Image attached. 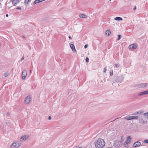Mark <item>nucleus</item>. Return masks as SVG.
Segmentation results:
<instances>
[{"instance_id":"f257e3e1","label":"nucleus","mask_w":148,"mask_h":148,"mask_svg":"<svg viewBox=\"0 0 148 148\" xmlns=\"http://www.w3.org/2000/svg\"><path fill=\"white\" fill-rule=\"evenodd\" d=\"M95 147L97 148H103L105 145L104 140L102 138L98 139L95 143Z\"/></svg>"},{"instance_id":"f03ea898","label":"nucleus","mask_w":148,"mask_h":148,"mask_svg":"<svg viewBox=\"0 0 148 148\" xmlns=\"http://www.w3.org/2000/svg\"><path fill=\"white\" fill-rule=\"evenodd\" d=\"M21 145L20 143L16 141H14L10 146V148H18Z\"/></svg>"},{"instance_id":"7ed1b4c3","label":"nucleus","mask_w":148,"mask_h":148,"mask_svg":"<svg viewBox=\"0 0 148 148\" xmlns=\"http://www.w3.org/2000/svg\"><path fill=\"white\" fill-rule=\"evenodd\" d=\"M131 139V138L130 136H129L127 137L126 141L124 144V147H129L128 146V145L130 143Z\"/></svg>"},{"instance_id":"20e7f679","label":"nucleus","mask_w":148,"mask_h":148,"mask_svg":"<svg viewBox=\"0 0 148 148\" xmlns=\"http://www.w3.org/2000/svg\"><path fill=\"white\" fill-rule=\"evenodd\" d=\"M31 99V98L30 96H27L24 100L25 103L27 104H29L30 102Z\"/></svg>"},{"instance_id":"39448f33","label":"nucleus","mask_w":148,"mask_h":148,"mask_svg":"<svg viewBox=\"0 0 148 148\" xmlns=\"http://www.w3.org/2000/svg\"><path fill=\"white\" fill-rule=\"evenodd\" d=\"M27 74V72L25 70H23L22 74V79H24Z\"/></svg>"},{"instance_id":"423d86ee","label":"nucleus","mask_w":148,"mask_h":148,"mask_svg":"<svg viewBox=\"0 0 148 148\" xmlns=\"http://www.w3.org/2000/svg\"><path fill=\"white\" fill-rule=\"evenodd\" d=\"M21 0H10V1L12 3V4L14 6H15Z\"/></svg>"},{"instance_id":"0eeeda50","label":"nucleus","mask_w":148,"mask_h":148,"mask_svg":"<svg viewBox=\"0 0 148 148\" xmlns=\"http://www.w3.org/2000/svg\"><path fill=\"white\" fill-rule=\"evenodd\" d=\"M141 145V143L139 141H137L133 145V147H136L140 146Z\"/></svg>"},{"instance_id":"6e6552de","label":"nucleus","mask_w":148,"mask_h":148,"mask_svg":"<svg viewBox=\"0 0 148 148\" xmlns=\"http://www.w3.org/2000/svg\"><path fill=\"white\" fill-rule=\"evenodd\" d=\"M137 47V45L135 44H132L129 46V48L130 49H136Z\"/></svg>"},{"instance_id":"1a4fd4ad","label":"nucleus","mask_w":148,"mask_h":148,"mask_svg":"<svg viewBox=\"0 0 148 148\" xmlns=\"http://www.w3.org/2000/svg\"><path fill=\"white\" fill-rule=\"evenodd\" d=\"M147 85V83H141L139 84V86L140 88H143L146 87Z\"/></svg>"},{"instance_id":"9d476101","label":"nucleus","mask_w":148,"mask_h":148,"mask_svg":"<svg viewBox=\"0 0 148 148\" xmlns=\"http://www.w3.org/2000/svg\"><path fill=\"white\" fill-rule=\"evenodd\" d=\"M139 122L140 123L143 124H145L147 122V121L145 120L142 118L140 119Z\"/></svg>"},{"instance_id":"9b49d317","label":"nucleus","mask_w":148,"mask_h":148,"mask_svg":"<svg viewBox=\"0 0 148 148\" xmlns=\"http://www.w3.org/2000/svg\"><path fill=\"white\" fill-rule=\"evenodd\" d=\"M70 46L71 48V49H72V51H74V52H76V50L75 49L74 45L73 44H71L70 45Z\"/></svg>"},{"instance_id":"f8f14e48","label":"nucleus","mask_w":148,"mask_h":148,"mask_svg":"<svg viewBox=\"0 0 148 148\" xmlns=\"http://www.w3.org/2000/svg\"><path fill=\"white\" fill-rule=\"evenodd\" d=\"M79 16L82 18H86L87 16L84 14H80L79 15Z\"/></svg>"},{"instance_id":"ddd939ff","label":"nucleus","mask_w":148,"mask_h":148,"mask_svg":"<svg viewBox=\"0 0 148 148\" xmlns=\"http://www.w3.org/2000/svg\"><path fill=\"white\" fill-rule=\"evenodd\" d=\"M45 1V0H36L34 1L33 3L34 5L35 4L39 3V2H40L42 1Z\"/></svg>"},{"instance_id":"4468645a","label":"nucleus","mask_w":148,"mask_h":148,"mask_svg":"<svg viewBox=\"0 0 148 148\" xmlns=\"http://www.w3.org/2000/svg\"><path fill=\"white\" fill-rule=\"evenodd\" d=\"M132 116H125L124 119L127 120H132Z\"/></svg>"},{"instance_id":"2eb2a0df","label":"nucleus","mask_w":148,"mask_h":148,"mask_svg":"<svg viewBox=\"0 0 148 148\" xmlns=\"http://www.w3.org/2000/svg\"><path fill=\"white\" fill-rule=\"evenodd\" d=\"M106 34L107 36H109L111 34V32L109 30H107L106 32Z\"/></svg>"},{"instance_id":"dca6fc26","label":"nucleus","mask_w":148,"mask_h":148,"mask_svg":"<svg viewBox=\"0 0 148 148\" xmlns=\"http://www.w3.org/2000/svg\"><path fill=\"white\" fill-rule=\"evenodd\" d=\"M114 19L116 21H122L123 19L122 18L120 17H117L115 18Z\"/></svg>"},{"instance_id":"f3484780","label":"nucleus","mask_w":148,"mask_h":148,"mask_svg":"<svg viewBox=\"0 0 148 148\" xmlns=\"http://www.w3.org/2000/svg\"><path fill=\"white\" fill-rule=\"evenodd\" d=\"M114 144L116 145L117 147H118L119 146V141H114Z\"/></svg>"},{"instance_id":"a211bd4d","label":"nucleus","mask_w":148,"mask_h":148,"mask_svg":"<svg viewBox=\"0 0 148 148\" xmlns=\"http://www.w3.org/2000/svg\"><path fill=\"white\" fill-rule=\"evenodd\" d=\"M132 119H136L138 118V116H132Z\"/></svg>"},{"instance_id":"6ab92c4d","label":"nucleus","mask_w":148,"mask_h":148,"mask_svg":"<svg viewBox=\"0 0 148 148\" xmlns=\"http://www.w3.org/2000/svg\"><path fill=\"white\" fill-rule=\"evenodd\" d=\"M32 0H25L24 3L25 4H28Z\"/></svg>"},{"instance_id":"aec40b11","label":"nucleus","mask_w":148,"mask_h":148,"mask_svg":"<svg viewBox=\"0 0 148 148\" xmlns=\"http://www.w3.org/2000/svg\"><path fill=\"white\" fill-rule=\"evenodd\" d=\"M27 138V137H26V136H22L21 138V139L24 140H25Z\"/></svg>"},{"instance_id":"412c9836","label":"nucleus","mask_w":148,"mask_h":148,"mask_svg":"<svg viewBox=\"0 0 148 148\" xmlns=\"http://www.w3.org/2000/svg\"><path fill=\"white\" fill-rule=\"evenodd\" d=\"M143 95H148V90L143 92Z\"/></svg>"},{"instance_id":"4be33fe9","label":"nucleus","mask_w":148,"mask_h":148,"mask_svg":"<svg viewBox=\"0 0 148 148\" xmlns=\"http://www.w3.org/2000/svg\"><path fill=\"white\" fill-rule=\"evenodd\" d=\"M144 116L147 117L148 118V112H146L144 114Z\"/></svg>"},{"instance_id":"5701e85b","label":"nucleus","mask_w":148,"mask_h":148,"mask_svg":"<svg viewBox=\"0 0 148 148\" xmlns=\"http://www.w3.org/2000/svg\"><path fill=\"white\" fill-rule=\"evenodd\" d=\"M143 111H140L137 112V113H136V114H140L142 113H143Z\"/></svg>"},{"instance_id":"b1692460","label":"nucleus","mask_w":148,"mask_h":148,"mask_svg":"<svg viewBox=\"0 0 148 148\" xmlns=\"http://www.w3.org/2000/svg\"><path fill=\"white\" fill-rule=\"evenodd\" d=\"M110 76H112L113 74V71L112 70H110Z\"/></svg>"},{"instance_id":"393cba45","label":"nucleus","mask_w":148,"mask_h":148,"mask_svg":"<svg viewBox=\"0 0 148 148\" xmlns=\"http://www.w3.org/2000/svg\"><path fill=\"white\" fill-rule=\"evenodd\" d=\"M143 95V92H140L139 93H138V96H141L142 95Z\"/></svg>"},{"instance_id":"a878e982","label":"nucleus","mask_w":148,"mask_h":148,"mask_svg":"<svg viewBox=\"0 0 148 148\" xmlns=\"http://www.w3.org/2000/svg\"><path fill=\"white\" fill-rule=\"evenodd\" d=\"M118 38L117 39L118 40H119L121 38V36L120 35H118Z\"/></svg>"},{"instance_id":"bb28decb","label":"nucleus","mask_w":148,"mask_h":148,"mask_svg":"<svg viewBox=\"0 0 148 148\" xmlns=\"http://www.w3.org/2000/svg\"><path fill=\"white\" fill-rule=\"evenodd\" d=\"M120 65L119 64H115V66L116 68H118L119 67Z\"/></svg>"},{"instance_id":"cd10ccee","label":"nucleus","mask_w":148,"mask_h":148,"mask_svg":"<svg viewBox=\"0 0 148 148\" xmlns=\"http://www.w3.org/2000/svg\"><path fill=\"white\" fill-rule=\"evenodd\" d=\"M107 70L106 67H105L103 71V73H105L106 72V71Z\"/></svg>"},{"instance_id":"c85d7f7f","label":"nucleus","mask_w":148,"mask_h":148,"mask_svg":"<svg viewBox=\"0 0 148 148\" xmlns=\"http://www.w3.org/2000/svg\"><path fill=\"white\" fill-rule=\"evenodd\" d=\"M9 74L8 73H6L4 74V76L5 77H7L8 76Z\"/></svg>"},{"instance_id":"c756f323","label":"nucleus","mask_w":148,"mask_h":148,"mask_svg":"<svg viewBox=\"0 0 148 148\" xmlns=\"http://www.w3.org/2000/svg\"><path fill=\"white\" fill-rule=\"evenodd\" d=\"M145 143H148V139H146L144 140L143 141Z\"/></svg>"},{"instance_id":"7c9ffc66","label":"nucleus","mask_w":148,"mask_h":148,"mask_svg":"<svg viewBox=\"0 0 148 148\" xmlns=\"http://www.w3.org/2000/svg\"><path fill=\"white\" fill-rule=\"evenodd\" d=\"M89 59L88 58H86V61L87 62H89Z\"/></svg>"},{"instance_id":"2f4dec72","label":"nucleus","mask_w":148,"mask_h":148,"mask_svg":"<svg viewBox=\"0 0 148 148\" xmlns=\"http://www.w3.org/2000/svg\"><path fill=\"white\" fill-rule=\"evenodd\" d=\"M7 115L8 116H9L10 115V113L9 112H7Z\"/></svg>"},{"instance_id":"473e14b6","label":"nucleus","mask_w":148,"mask_h":148,"mask_svg":"<svg viewBox=\"0 0 148 148\" xmlns=\"http://www.w3.org/2000/svg\"><path fill=\"white\" fill-rule=\"evenodd\" d=\"M88 47V45H85L84 46V48L85 49H86V48H87Z\"/></svg>"},{"instance_id":"72a5a7b5","label":"nucleus","mask_w":148,"mask_h":148,"mask_svg":"<svg viewBox=\"0 0 148 148\" xmlns=\"http://www.w3.org/2000/svg\"><path fill=\"white\" fill-rule=\"evenodd\" d=\"M16 9H19V10H21V7H19L17 8H16Z\"/></svg>"},{"instance_id":"f704fd0d","label":"nucleus","mask_w":148,"mask_h":148,"mask_svg":"<svg viewBox=\"0 0 148 148\" xmlns=\"http://www.w3.org/2000/svg\"><path fill=\"white\" fill-rule=\"evenodd\" d=\"M121 140H122L121 141L120 143H121L122 142V141H123V137H121Z\"/></svg>"},{"instance_id":"c9c22d12","label":"nucleus","mask_w":148,"mask_h":148,"mask_svg":"<svg viewBox=\"0 0 148 148\" xmlns=\"http://www.w3.org/2000/svg\"><path fill=\"white\" fill-rule=\"evenodd\" d=\"M24 56H23L22 57V58L21 59V61L22 60H24Z\"/></svg>"},{"instance_id":"e433bc0d","label":"nucleus","mask_w":148,"mask_h":148,"mask_svg":"<svg viewBox=\"0 0 148 148\" xmlns=\"http://www.w3.org/2000/svg\"><path fill=\"white\" fill-rule=\"evenodd\" d=\"M136 6H135L134 8V9H133V10H136Z\"/></svg>"},{"instance_id":"4c0bfd02","label":"nucleus","mask_w":148,"mask_h":148,"mask_svg":"<svg viewBox=\"0 0 148 148\" xmlns=\"http://www.w3.org/2000/svg\"><path fill=\"white\" fill-rule=\"evenodd\" d=\"M51 119V116H49V118H48V119H49V120H50V119Z\"/></svg>"},{"instance_id":"58836bf2","label":"nucleus","mask_w":148,"mask_h":148,"mask_svg":"<svg viewBox=\"0 0 148 148\" xmlns=\"http://www.w3.org/2000/svg\"><path fill=\"white\" fill-rule=\"evenodd\" d=\"M69 38L70 39H72V38L70 36H69Z\"/></svg>"},{"instance_id":"ea45409f","label":"nucleus","mask_w":148,"mask_h":148,"mask_svg":"<svg viewBox=\"0 0 148 148\" xmlns=\"http://www.w3.org/2000/svg\"><path fill=\"white\" fill-rule=\"evenodd\" d=\"M6 16L7 17H8V14H6Z\"/></svg>"},{"instance_id":"a19ab883","label":"nucleus","mask_w":148,"mask_h":148,"mask_svg":"<svg viewBox=\"0 0 148 148\" xmlns=\"http://www.w3.org/2000/svg\"><path fill=\"white\" fill-rule=\"evenodd\" d=\"M120 77H121V78H122L123 79V78H124V77H123V76H121Z\"/></svg>"},{"instance_id":"79ce46f5","label":"nucleus","mask_w":148,"mask_h":148,"mask_svg":"<svg viewBox=\"0 0 148 148\" xmlns=\"http://www.w3.org/2000/svg\"><path fill=\"white\" fill-rule=\"evenodd\" d=\"M1 4L0 3V7H1Z\"/></svg>"},{"instance_id":"37998d69","label":"nucleus","mask_w":148,"mask_h":148,"mask_svg":"<svg viewBox=\"0 0 148 148\" xmlns=\"http://www.w3.org/2000/svg\"><path fill=\"white\" fill-rule=\"evenodd\" d=\"M31 70H30V73H31Z\"/></svg>"},{"instance_id":"c03bdc74","label":"nucleus","mask_w":148,"mask_h":148,"mask_svg":"<svg viewBox=\"0 0 148 148\" xmlns=\"http://www.w3.org/2000/svg\"><path fill=\"white\" fill-rule=\"evenodd\" d=\"M114 83H113L112 84V85L114 86Z\"/></svg>"},{"instance_id":"a18cd8bd","label":"nucleus","mask_w":148,"mask_h":148,"mask_svg":"<svg viewBox=\"0 0 148 148\" xmlns=\"http://www.w3.org/2000/svg\"><path fill=\"white\" fill-rule=\"evenodd\" d=\"M78 148H82L81 147H79Z\"/></svg>"},{"instance_id":"49530a36","label":"nucleus","mask_w":148,"mask_h":148,"mask_svg":"<svg viewBox=\"0 0 148 148\" xmlns=\"http://www.w3.org/2000/svg\"><path fill=\"white\" fill-rule=\"evenodd\" d=\"M23 38H25V37L24 36H23Z\"/></svg>"},{"instance_id":"de8ad7c7","label":"nucleus","mask_w":148,"mask_h":148,"mask_svg":"<svg viewBox=\"0 0 148 148\" xmlns=\"http://www.w3.org/2000/svg\"><path fill=\"white\" fill-rule=\"evenodd\" d=\"M1 45V44L0 43V46Z\"/></svg>"}]
</instances>
